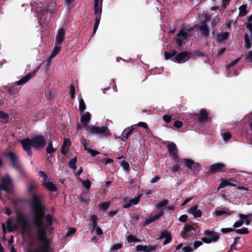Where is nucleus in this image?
I'll return each mask as SVG.
<instances>
[{"label":"nucleus","mask_w":252,"mask_h":252,"mask_svg":"<svg viewBox=\"0 0 252 252\" xmlns=\"http://www.w3.org/2000/svg\"><path fill=\"white\" fill-rule=\"evenodd\" d=\"M42 199V195L33 194L30 203L33 217L32 223L35 227H41L46 224L52 225L53 224L52 216L45 214V207Z\"/></svg>","instance_id":"nucleus-1"},{"label":"nucleus","mask_w":252,"mask_h":252,"mask_svg":"<svg viewBox=\"0 0 252 252\" xmlns=\"http://www.w3.org/2000/svg\"><path fill=\"white\" fill-rule=\"evenodd\" d=\"M20 144L27 156L32 157V148L37 150H41L46 145L47 141L44 136L36 135L32 138H26L21 140Z\"/></svg>","instance_id":"nucleus-2"},{"label":"nucleus","mask_w":252,"mask_h":252,"mask_svg":"<svg viewBox=\"0 0 252 252\" xmlns=\"http://www.w3.org/2000/svg\"><path fill=\"white\" fill-rule=\"evenodd\" d=\"M87 130H89L90 133L92 134H96L105 137L110 136L111 135L109 129L106 126H91L87 127Z\"/></svg>","instance_id":"nucleus-3"},{"label":"nucleus","mask_w":252,"mask_h":252,"mask_svg":"<svg viewBox=\"0 0 252 252\" xmlns=\"http://www.w3.org/2000/svg\"><path fill=\"white\" fill-rule=\"evenodd\" d=\"M182 162L185 164L186 167L192 170L194 174H198L201 170L200 164L195 162L193 159L184 158L182 159Z\"/></svg>","instance_id":"nucleus-4"},{"label":"nucleus","mask_w":252,"mask_h":252,"mask_svg":"<svg viewBox=\"0 0 252 252\" xmlns=\"http://www.w3.org/2000/svg\"><path fill=\"white\" fill-rule=\"evenodd\" d=\"M51 226L46 224L41 227H36L38 229L37 236L39 241H45L46 239H47V231L52 232L54 230V228Z\"/></svg>","instance_id":"nucleus-5"},{"label":"nucleus","mask_w":252,"mask_h":252,"mask_svg":"<svg viewBox=\"0 0 252 252\" xmlns=\"http://www.w3.org/2000/svg\"><path fill=\"white\" fill-rule=\"evenodd\" d=\"M204 234L206 237H202L201 239L202 242L206 244H209L212 242H216L218 241L220 238V236L217 232L209 230H206Z\"/></svg>","instance_id":"nucleus-6"},{"label":"nucleus","mask_w":252,"mask_h":252,"mask_svg":"<svg viewBox=\"0 0 252 252\" xmlns=\"http://www.w3.org/2000/svg\"><path fill=\"white\" fill-rule=\"evenodd\" d=\"M16 220L21 226L22 232L25 233L28 229L31 222L28 220L24 214H18L16 217Z\"/></svg>","instance_id":"nucleus-7"},{"label":"nucleus","mask_w":252,"mask_h":252,"mask_svg":"<svg viewBox=\"0 0 252 252\" xmlns=\"http://www.w3.org/2000/svg\"><path fill=\"white\" fill-rule=\"evenodd\" d=\"M12 186V182L9 175L6 176L2 178V182L0 184V197L1 196V191H5L6 192H10V187Z\"/></svg>","instance_id":"nucleus-8"},{"label":"nucleus","mask_w":252,"mask_h":252,"mask_svg":"<svg viewBox=\"0 0 252 252\" xmlns=\"http://www.w3.org/2000/svg\"><path fill=\"white\" fill-rule=\"evenodd\" d=\"M166 147L169 155L172 157V158L174 161L176 163L179 162L178 152L176 145L174 142H171L168 144Z\"/></svg>","instance_id":"nucleus-9"},{"label":"nucleus","mask_w":252,"mask_h":252,"mask_svg":"<svg viewBox=\"0 0 252 252\" xmlns=\"http://www.w3.org/2000/svg\"><path fill=\"white\" fill-rule=\"evenodd\" d=\"M5 156L10 160L11 165L14 169L21 163L17 155L12 151L8 152Z\"/></svg>","instance_id":"nucleus-10"},{"label":"nucleus","mask_w":252,"mask_h":252,"mask_svg":"<svg viewBox=\"0 0 252 252\" xmlns=\"http://www.w3.org/2000/svg\"><path fill=\"white\" fill-rule=\"evenodd\" d=\"M226 166L222 163H216L212 165L208 173L212 174L219 172H223L226 171Z\"/></svg>","instance_id":"nucleus-11"},{"label":"nucleus","mask_w":252,"mask_h":252,"mask_svg":"<svg viewBox=\"0 0 252 252\" xmlns=\"http://www.w3.org/2000/svg\"><path fill=\"white\" fill-rule=\"evenodd\" d=\"M192 53L186 51L182 52L176 55L175 57L171 59V60L174 62L180 63L181 62H185L189 60L190 57Z\"/></svg>","instance_id":"nucleus-12"},{"label":"nucleus","mask_w":252,"mask_h":252,"mask_svg":"<svg viewBox=\"0 0 252 252\" xmlns=\"http://www.w3.org/2000/svg\"><path fill=\"white\" fill-rule=\"evenodd\" d=\"M188 34L184 30H181L174 38L177 46L181 47L185 44L184 40L187 39Z\"/></svg>","instance_id":"nucleus-13"},{"label":"nucleus","mask_w":252,"mask_h":252,"mask_svg":"<svg viewBox=\"0 0 252 252\" xmlns=\"http://www.w3.org/2000/svg\"><path fill=\"white\" fill-rule=\"evenodd\" d=\"M195 116L197 118V121L200 124L204 123L209 120L208 112L204 109L200 110L199 113H195Z\"/></svg>","instance_id":"nucleus-14"},{"label":"nucleus","mask_w":252,"mask_h":252,"mask_svg":"<svg viewBox=\"0 0 252 252\" xmlns=\"http://www.w3.org/2000/svg\"><path fill=\"white\" fill-rule=\"evenodd\" d=\"M237 183H238L237 181L233 178H230L228 180L223 179L221 180L218 190H219V189L223 188L227 186L236 187Z\"/></svg>","instance_id":"nucleus-15"},{"label":"nucleus","mask_w":252,"mask_h":252,"mask_svg":"<svg viewBox=\"0 0 252 252\" xmlns=\"http://www.w3.org/2000/svg\"><path fill=\"white\" fill-rule=\"evenodd\" d=\"M36 70H33L29 72L26 76L15 82L17 85H22L28 82L30 79L34 77L36 73Z\"/></svg>","instance_id":"nucleus-16"},{"label":"nucleus","mask_w":252,"mask_h":252,"mask_svg":"<svg viewBox=\"0 0 252 252\" xmlns=\"http://www.w3.org/2000/svg\"><path fill=\"white\" fill-rule=\"evenodd\" d=\"M163 215V211L162 209L158 212H155V214L153 215H151L148 219L144 221V225H148L151 224L152 222L159 218Z\"/></svg>","instance_id":"nucleus-17"},{"label":"nucleus","mask_w":252,"mask_h":252,"mask_svg":"<svg viewBox=\"0 0 252 252\" xmlns=\"http://www.w3.org/2000/svg\"><path fill=\"white\" fill-rule=\"evenodd\" d=\"M133 130L134 127L133 126L128 127L125 128L121 134L122 140L124 142H126Z\"/></svg>","instance_id":"nucleus-18"},{"label":"nucleus","mask_w":252,"mask_h":252,"mask_svg":"<svg viewBox=\"0 0 252 252\" xmlns=\"http://www.w3.org/2000/svg\"><path fill=\"white\" fill-rule=\"evenodd\" d=\"M188 213L192 215L195 218L201 217L202 212L200 210L198 209V205H195L191 206L188 210Z\"/></svg>","instance_id":"nucleus-19"},{"label":"nucleus","mask_w":252,"mask_h":252,"mask_svg":"<svg viewBox=\"0 0 252 252\" xmlns=\"http://www.w3.org/2000/svg\"><path fill=\"white\" fill-rule=\"evenodd\" d=\"M192 230L195 231L194 228L190 225H186L181 232V236L184 239L188 238L190 235L189 234Z\"/></svg>","instance_id":"nucleus-20"},{"label":"nucleus","mask_w":252,"mask_h":252,"mask_svg":"<svg viewBox=\"0 0 252 252\" xmlns=\"http://www.w3.org/2000/svg\"><path fill=\"white\" fill-rule=\"evenodd\" d=\"M42 185L48 191L51 192L56 191L58 189L56 185L51 181H44Z\"/></svg>","instance_id":"nucleus-21"},{"label":"nucleus","mask_w":252,"mask_h":252,"mask_svg":"<svg viewBox=\"0 0 252 252\" xmlns=\"http://www.w3.org/2000/svg\"><path fill=\"white\" fill-rule=\"evenodd\" d=\"M165 238L163 241V244L166 245L172 241V236L171 233L167 231L161 232L159 239Z\"/></svg>","instance_id":"nucleus-22"},{"label":"nucleus","mask_w":252,"mask_h":252,"mask_svg":"<svg viewBox=\"0 0 252 252\" xmlns=\"http://www.w3.org/2000/svg\"><path fill=\"white\" fill-rule=\"evenodd\" d=\"M199 30L202 32L204 36L206 37H208L209 30L205 21H203L201 23V24L199 26Z\"/></svg>","instance_id":"nucleus-23"},{"label":"nucleus","mask_w":252,"mask_h":252,"mask_svg":"<svg viewBox=\"0 0 252 252\" xmlns=\"http://www.w3.org/2000/svg\"><path fill=\"white\" fill-rule=\"evenodd\" d=\"M91 118V115L89 112H86L81 117V122L84 126H87Z\"/></svg>","instance_id":"nucleus-24"},{"label":"nucleus","mask_w":252,"mask_h":252,"mask_svg":"<svg viewBox=\"0 0 252 252\" xmlns=\"http://www.w3.org/2000/svg\"><path fill=\"white\" fill-rule=\"evenodd\" d=\"M65 30L63 28L60 29L56 36V42L58 44L62 43L64 39Z\"/></svg>","instance_id":"nucleus-25"},{"label":"nucleus","mask_w":252,"mask_h":252,"mask_svg":"<svg viewBox=\"0 0 252 252\" xmlns=\"http://www.w3.org/2000/svg\"><path fill=\"white\" fill-rule=\"evenodd\" d=\"M229 35L228 32H222L217 35L216 40L218 43H221L223 41L226 40Z\"/></svg>","instance_id":"nucleus-26"},{"label":"nucleus","mask_w":252,"mask_h":252,"mask_svg":"<svg viewBox=\"0 0 252 252\" xmlns=\"http://www.w3.org/2000/svg\"><path fill=\"white\" fill-rule=\"evenodd\" d=\"M7 225V229L9 232H13L17 231L19 229V226L17 224L12 225L11 218H9L6 222Z\"/></svg>","instance_id":"nucleus-27"},{"label":"nucleus","mask_w":252,"mask_h":252,"mask_svg":"<svg viewBox=\"0 0 252 252\" xmlns=\"http://www.w3.org/2000/svg\"><path fill=\"white\" fill-rule=\"evenodd\" d=\"M232 212L233 211H230V210L228 208H222L220 210L215 211V214L217 216H220L223 215L230 216L232 214Z\"/></svg>","instance_id":"nucleus-28"},{"label":"nucleus","mask_w":252,"mask_h":252,"mask_svg":"<svg viewBox=\"0 0 252 252\" xmlns=\"http://www.w3.org/2000/svg\"><path fill=\"white\" fill-rule=\"evenodd\" d=\"M56 6V3L54 2H49V3H47V5L45 6L49 12V13L50 14V17H52L54 13V10L55 9Z\"/></svg>","instance_id":"nucleus-29"},{"label":"nucleus","mask_w":252,"mask_h":252,"mask_svg":"<svg viewBox=\"0 0 252 252\" xmlns=\"http://www.w3.org/2000/svg\"><path fill=\"white\" fill-rule=\"evenodd\" d=\"M247 5L246 4H243L241 5L239 8V16L240 17L244 16L246 15V14L248 13L247 10Z\"/></svg>","instance_id":"nucleus-30"},{"label":"nucleus","mask_w":252,"mask_h":252,"mask_svg":"<svg viewBox=\"0 0 252 252\" xmlns=\"http://www.w3.org/2000/svg\"><path fill=\"white\" fill-rule=\"evenodd\" d=\"M56 150V149L53 146L52 141H49L48 146L46 149L47 153L48 154H53L55 152Z\"/></svg>","instance_id":"nucleus-31"},{"label":"nucleus","mask_w":252,"mask_h":252,"mask_svg":"<svg viewBox=\"0 0 252 252\" xmlns=\"http://www.w3.org/2000/svg\"><path fill=\"white\" fill-rule=\"evenodd\" d=\"M177 54V51L175 50H172L171 52L165 51L164 53V58L166 60L171 59L172 57Z\"/></svg>","instance_id":"nucleus-32"},{"label":"nucleus","mask_w":252,"mask_h":252,"mask_svg":"<svg viewBox=\"0 0 252 252\" xmlns=\"http://www.w3.org/2000/svg\"><path fill=\"white\" fill-rule=\"evenodd\" d=\"M244 39H245V47L247 49H250L252 47V43L251 42V40L249 37V35L248 33H245L244 35Z\"/></svg>","instance_id":"nucleus-33"},{"label":"nucleus","mask_w":252,"mask_h":252,"mask_svg":"<svg viewBox=\"0 0 252 252\" xmlns=\"http://www.w3.org/2000/svg\"><path fill=\"white\" fill-rule=\"evenodd\" d=\"M79 102V111L80 112V113H82L84 112V111L86 109V106L85 103L83 98L80 99Z\"/></svg>","instance_id":"nucleus-34"},{"label":"nucleus","mask_w":252,"mask_h":252,"mask_svg":"<svg viewBox=\"0 0 252 252\" xmlns=\"http://www.w3.org/2000/svg\"><path fill=\"white\" fill-rule=\"evenodd\" d=\"M100 19H101V18H100L99 15L95 16V22H94V30H93V34H95V33L96 32L97 30V28L98 27V26H99V24L100 23Z\"/></svg>","instance_id":"nucleus-35"},{"label":"nucleus","mask_w":252,"mask_h":252,"mask_svg":"<svg viewBox=\"0 0 252 252\" xmlns=\"http://www.w3.org/2000/svg\"><path fill=\"white\" fill-rule=\"evenodd\" d=\"M40 241L43 243V246H44V250L43 252H49V250L50 248V242H49V240L48 239V238L46 239V240L45 241L41 240Z\"/></svg>","instance_id":"nucleus-36"},{"label":"nucleus","mask_w":252,"mask_h":252,"mask_svg":"<svg viewBox=\"0 0 252 252\" xmlns=\"http://www.w3.org/2000/svg\"><path fill=\"white\" fill-rule=\"evenodd\" d=\"M14 169H16L20 175H21L22 176L26 175V170H25V168L23 167L22 163L19 164L18 166H17Z\"/></svg>","instance_id":"nucleus-37"},{"label":"nucleus","mask_w":252,"mask_h":252,"mask_svg":"<svg viewBox=\"0 0 252 252\" xmlns=\"http://www.w3.org/2000/svg\"><path fill=\"white\" fill-rule=\"evenodd\" d=\"M76 162H77V158L76 157H74L72 158L68 162V166L69 168L75 170L76 168Z\"/></svg>","instance_id":"nucleus-38"},{"label":"nucleus","mask_w":252,"mask_h":252,"mask_svg":"<svg viewBox=\"0 0 252 252\" xmlns=\"http://www.w3.org/2000/svg\"><path fill=\"white\" fill-rule=\"evenodd\" d=\"M234 231L238 234H246L249 233V231L247 227H243L240 229H235Z\"/></svg>","instance_id":"nucleus-39"},{"label":"nucleus","mask_w":252,"mask_h":252,"mask_svg":"<svg viewBox=\"0 0 252 252\" xmlns=\"http://www.w3.org/2000/svg\"><path fill=\"white\" fill-rule=\"evenodd\" d=\"M239 217L241 219H242V220H246L245 223L247 225H248L250 223V222L251 221V218L250 217H248L247 215H244V214H240L239 215Z\"/></svg>","instance_id":"nucleus-40"},{"label":"nucleus","mask_w":252,"mask_h":252,"mask_svg":"<svg viewBox=\"0 0 252 252\" xmlns=\"http://www.w3.org/2000/svg\"><path fill=\"white\" fill-rule=\"evenodd\" d=\"M127 240L128 242H139L140 240L134 237L133 235H129L127 237Z\"/></svg>","instance_id":"nucleus-41"},{"label":"nucleus","mask_w":252,"mask_h":252,"mask_svg":"<svg viewBox=\"0 0 252 252\" xmlns=\"http://www.w3.org/2000/svg\"><path fill=\"white\" fill-rule=\"evenodd\" d=\"M61 47L60 46H56L54 49V50L50 56V58H53L55 57L61 51Z\"/></svg>","instance_id":"nucleus-42"},{"label":"nucleus","mask_w":252,"mask_h":252,"mask_svg":"<svg viewBox=\"0 0 252 252\" xmlns=\"http://www.w3.org/2000/svg\"><path fill=\"white\" fill-rule=\"evenodd\" d=\"M168 202V200L167 199H164L163 200L159 202L157 204V207L158 208H161V207L166 206Z\"/></svg>","instance_id":"nucleus-43"},{"label":"nucleus","mask_w":252,"mask_h":252,"mask_svg":"<svg viewBox=\"0 0 252 252\" xmlns=\"http://www.w3.org/2000/svg\"><path fill=\"white\" fill-rule=\"evenodd\" d=\"M36 188L37 186L33 183L32 182L28 188V191L29 193H31Z\"/></svg>","instance_id":"nucleus-44"},{"label":"nucleus","mask_w":252,"mask_h":252,"mask_svg":"<svg viewBox=\"0 0 252 252\" xmlns=\"http://www.w3.org/2000/svg\"><path fill=\"white\" fill-rule=\"evenodd\" d=\"M38 13L41 16H45L46 14L49 13V12L46 6H44L43 7H41L40 9L39 10Z\"/></svg>","instance_id":"nucleus-45"},{"label":"nucleus","mask_w":252,"mask_h":252,"mask_svg":"<svg viewBox=\"0 0 252 252\" xmlns=\"http://www.w3.org/2000/svg\"><path fill=\"white\" fill-rule=\"evenodd\" d=\"M75 93V87L73 84H71L70 86V94L72 99L74 98Z\"/></svg>","instance_id":"nucleus-46"},{"label":"nucleus","mask_w":252,"mask_h":252,"mask_svg":"<svg viewBox=\"0 0 252 252\" xmlns=\"http://www.w3.org/2000/svg\"><path fill=\"white\" fill-rule=\"evenodd\" d=\"M240 59H241L240 58H237L236 59L234 60L232 62H231L230 63H229V64H228L226 65V68H230L231 67H232V66L235 65L239 62Z\"/></svg>","instance_id":"nucleus-47"},{"label":"nucleus","mask_w":252,"mask_h":252,"mask_svg":"<svg viewBox=\"0 0 252 252\" xmlns=\"http://www.w3.org/2000/svg\"><path fill=\"white\" fill-rule=\"evenodd\" d=\"M82 185L87 189H89L91 188V183L90 180H87L82 182Z\"/></svg>","instance_id":"nucleus-48"},{"label":"nucleus","mask_w":252,"mask_h":252,"mask_svg":"<svg viewBox=\"0 0 252 252\" xmlns=\"http://www.w3.org/2000/svg\"><path fill=\"white\" fill-rule=\"evenodd\" d=\"M38 174L39 176L43 179V182L44 181H47V180L48 179V176L46 173L42 171H39Z\"/></svg>","instance_id":"nucleus-49"},{"label":"nucleus","mask_w":252,"mask_h":252,"mask_svg":"<svg viewBox=\"0 0 252 252\" xmlns=\"http://www.w3.org/2000/svg\"><path fill=\"white\" fill-rule=\"evenodd\" d=\"M109 206L110 203L108 202H102L100 204V207L104 210H107L109 208Z\"/></svg>","instance_id":"nucleus-50"},{"label":"nucleus","mask_w":252,"mask_h":252,"mask_svg":"<svg viewBox=\"0 0 252 252\" xmlns=\"http://www.w3.org/2000/svg\"><path fill=\"white\" fill-rule=\"evenodd\" d=\"M147 246L137 245L136 247L137 251L147 252Z\"/></svg>","instance_id":"nucleus-51"},{"label":"nucleus","mask_w":252,"mask_h":252,"mask_svg":"<svg viewBox=\"0 0 252 252\" xmlns=\"http://www.w3.org/2000/svg\"><path fill=\"white\" fill-rule=\"evenodd\" d=\"M121 165L123 167V168L126 171L129 169V164L128 163V162L126 161H123L121 163Z\"/></svg>","instance_id":"nucleus-52"},{"label":"nucleus","mask_w":252,"mask_h":252,"mask_svg":"<svg viewBox=\"0 0 252 252\" xmlns=\"http://www.w3.org/2000/svg\"><path fill=\"white\" fill-rule=\"evenodd\" d=\"M194 56L202 57L203 56V53L199 49H196L194 50L192 54Z\"/></svg>","instance_id":"nucleus-53"},{"label":"nucleus","mask_w":252,"mask_h":252,"mask_svg":"<svg viewBox=\"0 0 252 252\" xmlns=\"http://www.w3.org/2000/svg\"><path fill=\"white\" fill-rule=\"evenodd\" d=\"M244 223V221L242 220V219L239 220V221H236L234 224L233 227L235 228H238L242 226Z\"/></svg>","instance_id":"nucleus-54"},{"label":"nucleus","mask_w":252,"mask_h":252,"mask_svg":"<svg viewBox=\"0 0 252 252\" xmlns=\"http://www.w3.org/2000/svg\"><path fill=\"white\" fill-rule=\"evenodd\" d=\"M93 230H94L97 226V217L95 215H93Z\"/></svg>","instance_id":"nucleus-55"},{"label":"nucleus","mask_w":252,"mask_h":252,"mask_svg":"<svg viewBox=\"0 0 252 252\" xmlns=\"http://www.w3.org/2000/svg\"><path fill=\"white\" fill-rule=\"evenodd\" d=\"M246 60L249 63H252V51H249L246 57Z\"/></svg>","instance_id":"nucleus-56"},{"label":"nucleus","mask_w":252,"mask_h":252,"mask_svg":"<svg viewBox=\"0 0 252 252\" xmlns=\"http://www.w3.org/2000/svg\"><path fill=\"white\" fill-rule=\"evenodd\" d=\"M140 198H141V195H139L137 196V197H135L134 199H131L130 200H131L132 204L136 205L140 201Z\"/></svg>","instance_id":"nucleus-57"},{"label":"nucleus","mask_w":252,"mask_h":252,"mask_svg":"<svg viewBox=\"0 0 252 252\" xmlns=\"http://www.w3.org/2000/svg\"><path fill=\"white\" fill-rule=\"evenodd\" d=\"M123 247V245L121 243L116 244L113 245L111 249L113 250H118L120 249H121Z\"/></svg>","instance_id":"nucleus-58"},{"label":"nucleus","mask_w":252,"mask_h":252,"mask_svg":"<svg viewBox=\"0 0 252 252\" xmlns=\"http://www.w3.org/2000/svg\"><path fill=\"white\" fill-rule=\"evenodd\" d=\"M231 137V134L229 132H226L223 133V138L224 140L227 141Z\"/></svg>","instance_id":"nucleus-59"},{"label":"nucleus","mask_w":252,"mask_h":252,"mask_svg":"<svg viewBox=\"0 0 252 252\" xmlns=\"http://www.w3.org/2000/svg\"><path fill=\"white\" fill-rule=\"evenodd\" d=\"M235 229L231 228H222L221 229V231L223 233H227L228 232H231L232 231H234Z\"/></svg>","instance_id":"nucleus-60"},{"label":"nucleus","mask_w":252,"mask_h":252,"mask_svg":"<svg viewBox=\"0 0 252 252\" xmlns=\"http://www.w3.org/2000/svg\"><path fill=\"white\" fill-rule=\"evenodd\" d=\"M219 21L218 16H217L214 18L211 22V26L212 27H215Z\"/></svg>","instance_id":"nucleus-61"},{"label":"nucleus","mask_w":252,"mask_h":252,"mask_svg":"<svg viewBox=\"0 0 252 252\" xmlns=\"http://www.w3.org/2000/svg\"><path fill=\"white\" fill-rule=\"evenodd\" d=\"M173 126L177 128H180L182 126L183 123L180 121H176L174 123Z\"/></svg>","instance_id":"nucleus-62"},{"label":"nucleus","mask_w":252,"mask_h":252,"mask_svg":"<svg viewBox=\"0 0 252 252\" xmlns=\"http://www.w3.org/2000/svg\"><path fill=\"white\" fill-rule=\"evenodd\" d=\"M71 145V141L69 139H65L64 140L63 146L66 147L67 148Z\"/></svg>","instance_id":"nucleus-63"},{"label":"nucleus","mask_w":252,"mask_h":252,"mask_svg":"<svg viewBox=\"0 0 252 252\" xmlns=\"http://www.w3.org/2000/svg\"><path fill=\"white\" fill-rule=\"evenodd\" d=\"M183 250L184 252H192L193 251V248L190 246H186L183 248Z\"/></svg>","instance_id":"nucleus-64"}]
</instances>
